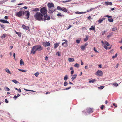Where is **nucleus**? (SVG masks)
<instances>
[{"mask_svg":"<svg viewBox=\"0 0 122 122\" xmlns=\"http://www.w3.org/2000/svg\"><path fill=\"white\" fill-rule=\"evenodd\" d=\"M57 53L58 54L57 55L59 56H61L60 54V53L59 52H58Z\"/></svg>","mask_w":122,"mask_h":122,"instance_id":"0e129e2a","label":"nucleus"},{"mask_svg":"<svg viewBox=\"0 0 122 122\" xmlns=\"http://www.w3.org/2000/svg\"><path fill=\"white\" fill-rule=\"evenodd\" d=\"M77 75L76 74H74L71 77V79L73 81L74 80L76 77Z\"/></svg>","mask_w":122,"mask_h":122,"instance_id":"dca6fc26","label":"nucleus"},{"mask_svg":"<svg viewBox=\"0 0 122 122\" xmlns=\"http://www.w3.org/2000/svg\"><path fill=\"white\" fill-rule=\"evenodd\" d=\"M5 102L6 103H7L8 102V101L7 99H6L5 100Z\"/></svg>","mask_w":122,"mask_h":122,"instance_id":"13d9d810","label":"nucleus"},{"mask_svg":"<svg viewBox=\"0 0 122 122\" xmlns=\"http://www.w3.org/2000/svg\"><path fill=\"white\" fill-rule=\"evenodd\" d=\"M105 17H107L108 18H111L112 17V16H110L108 15H106Z\"/></svg>","mask_w":122,"mask_h":122,"instance_id":"4d7b16f0","label":"nucleus"},{"mask_svg":"<svg viewBox=\"0 0 122 122\" xmlns=\"http://www.w3.org/2000/svg\"><path fill=\"white\" fill-rule=\"evenodd\" d=\"M39 10V9L37 8H35L32 10V11H33L37 12Z\"/></svg>","mask_w":122,"mask_h":122,"instance_id":"4be33fe9","label":"nucleus"},{"mask_svg":"<svg viewBox=\"0 0 122 122\" xmlns=\"http://www.w3.org/2000/svg\"><path fill=\"white\" fill-rule=\"evenodd\" d=\"M94 50L96 52H97L98 53H99V52H98L96 50V48L95 47H94Z\"/></svg>","mask_w":122,"mask_h":122,"instance_id":"49530a36","label":"nucleus"},{"mask_svg":"<svg viewBox=\"0 0 122 122\" xmlns=\"http://www.w3.org/2000/svg\"><path fill=\"white\" fill-rule=\"evenodd\" d=\"M68 76L67 75H66L64 78V80H65V81H66V80H67V79H68Z\"/></svg>","mask_w":122,"mask_h":122,"instance_id":"c85d7f7f","label":"nucleus"},{"mask_svg":"<svg viewBox=\"0 0 122 122\" xmlns=\"http://www.w3.org/2000/svg\"><path fill=\"white\" fill-rule=\"evenodd\" d=\"M62 8L61 7L59 6H57V10H62Z\"/></svg>","mask_w":122,"mask_h":122,"instance_id":"e433bc0d","label":"nucleus"},{"mask_svg":"<svg viewBox=\"0 0 122 122\" xmlns=\"http://www.w3.org/2000/svg\"><path fill=\"white\" fill-rule=\"evenodd\" d=\"M79 64L77 63H76L74 65V67L77 68H78L79 67Z\"/></svg>","mask_w":122,"mask_h":122,"instance_id":"a878e982","label":"nucleus"},{"mask_svg":"<svg viewBox=\"0 0 122 122\" xmlns=\"http://www.w3.org/2000/svg\"><path fill=\"white\" fill-rule=\"evenodd\" d=\"M90 30H95V26H91V28H89Z\"/></svg>","mask_w":122,"mask_h":122,"instance_id":"6ab92c4d","label":"nucleus"},{"mask_svg":"<svg viewBox=\"0 0 122 122\" xmlns=\"http://www.w3.org/2000/svg\"><path fill=\"white\" fill-rule=\"evenodd\" d=\"M87 112L89 114L93 112V110L92 108H88L87 109Z\"/></svg>","mask_w":122,"mask_h":122,"instance_id":"f8f14e48","label":"nucleus"},{"mask_svg":"<svg viewBox=\"0 0 122 122\" xmlns=\"http://www.w3.org/2000/svg\"><path fill=\"white\" fill-rule=\"evenodd\" d=\"M12 81L16 84H17L18 82L17 81L15 80H12Z\"/></svg>","mask_w":122,"mask_h":122,"instance_id":"c9c22d12","label":"nucleus"},{"mask_svg":"<svg viewBox=\"0 0 122 122\" xmlns=\"http://www.w3.org/2000/svg\"><path fill=\"white\" fill-rule=\"evenodd\" d=\"M118 64H117L115 66V68H117L118 67Z\"/></svg>","mask_w":122,"mask_h":122,"instance_id":"e2e57ef3","label":"nucleus"},{"mask_svg":"<svg viewBox=\"0 0 122 122\" xmlns=\"http://www.w3.org/2000/svg\"><path fill=\"white\" fill-rule=\"evenodd\" d=\"M74 72V70H72V71H71V75H72L73 74Z\"/></svg>","mask_w":122,"mask_h":122,"instance_id":"864d4df0","label":"nucleus"},{"mask_svg":"<svg viewBox=\"0 0 122 122\" xmlns=\"http://www.w3.org/2000/svg\"><path fill=\"white\" fill-rule=\"evenodd\" d=\"M43 45L45 47L49 46L50 45V43L45 42L43 43Z\"/></svg>","mask_w":122,"mask_h":122,"instance_id":"9d476101","label":"nucleus"},{"mask_svg":"<svg viewBox=\"0 0 122 122\" xmlns=\"http://www.w3.org/2000/svg\"><path fill=\"white\" fill-rule=\"evenodd\" d=\"M117 30V27H114L112 28V31H114Z\"/></svg>","mask_w":122,"mask_h":122,"instance_id":"f704fd0d","label":"nucleus"},{"mask_svg":"<svg viewBox=\"0 0 122 122\" xmlns=\"http://www.w3.org/2000/svg\"><path fill=\"white\" fill-rule=\"evenodd\" d=\"M93 9V8H91L90 10H87V12H89L90 11H92Z\"/></svg>","mask_w":122,"mask_h":122,"instance_id":"052dcab7","label":"nucleus"},{"mask_svg":"<svg viewBox=\"0 0 122 122\" xmlns=\"http://www.w3.org/2000/svg\"><path fill=\"white\" fill-rule=\"evenodd\" d=\"M113 50L112 49L111 50H110L108 52L109 53H110L112 52L113 51Z\"/></svg>","mask_w":122,"mask_h":122,"instance_id":"6e6d98bb","label":"nucleus"},{"mask_svg":"<svg viewBox=\"0 0 122 122\" xmlns=\"http://www.w3.org/2000/svg\"><path fill=\"white\" fill-rule=\"evenodd\" d=\"M88 36H86V37L84 39V41H86L88 39Z\"/></svg>","mask_w":122,"mask_h":122,"instance_id":"58836bf2","label":"nucleus"},{"mask_svg":"<svg viewBox=\"0 0 122 122\" xmlns=\"http://www.w3.org/2000/svg\"><path fill=\"white\" fill-rule=\"evenodd\" d=\"M19 70L20 71H21L24 72H26L27 71L26 70H22L21 69H19Z\"/></svg>","mask_w":122,"mask_h":122,"instance_id":"cd10ccee","label":"nucleus"},{"mask_svg":"<svg viewBox=\"0 0 122 122\" xmlns=\"http://www.w3.org/2000/svg\"><path fill=\"white\" fill-rule=\"evenodd\" d=\"M67 42H65L63 43L62 44V46L64 47L67 46Z\"/></svg>","mask_w":122,"mask_h":122,"instance_id":"aec40b11","label":"nucleus"},{"mask_svg":"<svg viewBox=\"0 0 122 122\" xmlns=\"http://www.w3.org/2000/svg\"><path fill=\"white\" fill-rule=\"evenodd\" d=\"M105 3L106 5H112V3L111 2H105Z\"/></svg>","mask_w":122,"mask_h":122,"instance_id":"a211bd4d","label":"nucleus"},{"mask_svg":"<svg viewBox=\"0 0 122 122\" xmlns=\"http://www.w3.org/2000/svg\"><path fill=\"white\" fill-rule=\"evenodd\" d=\"M43 15L40 13L39 12H36L34 15L35 18L38 21L43 20H49L50 17L49 16H47V15H44V17Z\"/></svg>","mask_w":122,"mask_h":122,"instance_id":"f257e3e1","label":"nucleus"},{"mask_svg":"<svg viewBox=\"0 0 122 122\" xmlns=\"http://www.w3.org/2000/svg\"><path fill=\"white\" fill-rule=\"evenodd\" d=\"M57 15L58 16H61L62 17L63 16V15H62L60 13H59L58 14H57Z\"/></svg>","mask_w":122,"mask_h":122,"instance_id":"c756f323","label":"nucleus"},{"mask_svg":"<svg viewBox=\"0 0 122 122\" xmlns=\"http://www.w3.org/2000/svg\"><path fill=\"white\" fill-rule=\"evenodd\" d=\"M113 85H114V86L116 87L118 86V84L117 83H113Z\"/></svg>","mask_w":122,"mask_h":122,"instance_id":"ea45409f","label":"nucleus"},{"mask_svg":"<svg viewBox=\"0 0 122 122\" xmlns=\"http://www.w3.org/2000/svg\"><path fill=\"white\" fill-rule=\"evenodd\" d=\"M68 83L66 81H65V82L64 83V85L65 86H66L67 85H68Z\"/></svg>","mask_w":122,"mask_h":122,"instance_id":"37998d69","label":"nucleus"},{"mask_svg":"<svg viewBox=\"0 0 122 122\" xmlns=\"http://www.w3.org/2000/svg\"><path fill=\"white\" fill-rule=\"evenodd\" d=\"M104 106L103 105H102L100 107V108L102 110H103L104 108Z\"/></svg>","mask_w":122,"mask_h":122,"instance_id":"a18cd8bd","label":"nucleus"},{"mask_svg":"<svg viewBox=\"0 0 122 122\" xmlns=\"http://www.w3.org/2000/svg\"><path fill=\"white\" fill-rule=\"evenodd\" d=\"M107 30H105L104 31H103L102 33V35H104V34H105L106 32H107Z\"/></svg>","mask_w":122,"mask_h":122,"instance_id":"de8ad7c7","label":"nucleus"},{"mask_svg":"<svg viewBox=\"0 0 122 122\" xmlns=\"http://www.w3.org/2000/svg\"><path fill=\"white\" fill-rule=\"evenodd\" d=\"M108 20L110 22H113V19L112 18H108Z\"/></svg>","mask_w":122,"mask_h":122,"instance_id":"473e14b6","label":"nucleus"},{"mask_svg":"<svg viewBox=\"0 0 122 122\" xmlns=\"http://www.w3.org/2000/svg\"><path fill=\"white\" fill-rule=\"evenodd\" d=\"M101 42L102 44V45L104 47V48L106 49H110L111 48V46L109 47L108 48L105 45V43L102 40L101 41Z\"/></svg>","mask_w":122,"mask_h":122,"instance_id":"39448f33","label":"nucleus"},{"mask_svg":"<svg viewBox=\"0 0 122 122\" xmlns=\"http://www.w3.org/2000/svg\"><path fill=\"white\" fill-rule=\"evenodd\" d=\"M117 53H116L115 54V55L114 56H113L112 57V59H114V58H116V57H117Z\"/></svg>","mask_w":122,"mask_h":122,"instance_id":"79ce46f5","label":"nucleus"},{"mask_svg":"<svg viewBox=\"0 0 122 122\" xmlns=\"http://www.w3.org/2000/svg\"><path fill=\"white\" fill-rule=\"evenodd\" d=\"M68 60L69 62H72L74 61V59L73 58H69Z\"/></svg>","mask_w":122,"mask_h":122,"instance_id":"f3484780","label":"nucleus"},{"mask_svg":"<svg viewBox=\"0 0 122 122\" xmlns=\"http://www.w3.org/2000/svg\"><path fill=\"white\" fill-rule=\"evenodd\" d=\"M104 86H101L100 87H99V88L100 89H103L104 88Z\"/></svg>","mask_w":122,"mask_h":122,"instance_id":"8fccbe9b","label":"nucleus"},{"mask_svg":"<svg viewBox=\"0 0 122 122\" xmlns=\"http://www.w3.org/2000/svg\"><path fill=\"white\" fill-rule=\"evenodd\" d=\"M5 70L8 73L10 74H11V73L10 72L9 70L8 69L6 68Z\"/></svg>","mask_w":122,"mask_h":122,"instance_id":"72a5a7b5","label":"nucleus"},{"mask_svg":"<svg viewBox=\"0 0 122 122\" xmlns=\"http://www.w3.org/2000/svg\"><path fill=\"white\" fill-rule=\"evenodd\" d=\"M113 32H111L109 33V34L107 36V37L109 38L113 34Z\"/></svg>","mask_w":122,"mask_h":122,"instance_id":"393cba45","label":"nucleus"},{"mask_svg":"<svg viewBox=\"0 0 122 122\" xmlns=\"http://www.w3.org/2000/svg\"><path fill=\"white\" fill-rule=\"evenodd\" d=\"M71 88V87H69L65 89V90H67L69 89H70Z\"/></svg>","mask_w":122,"mask_h":122,"instance_id":"680f3d73","label":"nucleus"},{"mask_svg":"<svg viewBox=\"0 0 122 122\" xmlns=\"http://www.w3.org/2000/svg\"><path fill=\"white\" fill-rule=\"evenodd\" d=\"M47 6L48 7V8H54V4L52 3H48L47 4Z\"/></svg>","mask_w":122,"mask_h":122,"instance_id":"1a4fd4ad","label":"nucleus"},{"mask_svg":"<svg viewBox=\"0 0 122 122\" xmlns=\"http://www.w3.org/2000/svg\"><path fill=\"white\" fill-rule=\"evenodd\" d=\"M40 13L43 15H45L47 13V9L46 7H43L40 9Z\"/></svg>","mask_w":122,"mask_h":122,"instance_id":"20e7f679","label":"nucleus"},{"mask_svg":"<svg viewBox=\"0 0 122 122\" xmlns=\"http://www.w3.org/2000/svg\"><path fill=\"white\" fill-rule=\"evenodd\" d=\"M0 22L4 23H9L7 20H5L2 19H0Z\"/></svg>","mask_w":122,"mask_h":122,"instance_id":"2eb2a0df","label":"nucleus"},{"mask_svg":"<svg viewBox=\"0 0 122 122\" xmlns=\"http://www.w3.org/2000/svg\"><path fill=\"white\" fill-rule=\"evenodd\" d=\"M34 75L36 77H37L38 76L39 73L37 72L35 73Z\"/></svg>","mask_w":122,"mask_h":122,"instance_id":"c03bdc74","label":"nucleus"},{"mask_svg":"<svg viewBox=\"0 0 122 122\" xmlns=\"http://www.w3.org/2000/svg\"><path fill=\"white\" fill-rule=\"evenodd\" d=\"M85 12H79L78 11L76 12L75 13L76 14H81L83 13H85Z\"/></svg>","mask_w":122,"mask_h":122,"instance_id":"bb28decb","label":"nucleus"},{"mask_svg":"<svg viewBox=\"0 0 122 122\" xmlns=\"http://www.w3.org/2000/svg\"><path fill=\"white\" fill-rule=\"evenodd\" d=\"M24 12L26 14L25 15L26 17V19H28L30 15V12L28 11H25Z\"/></svg>","mask_w":122,"mask_h":122,"instance_id":"9b49d317","label":"nucleus"},{"mask_svg":"<svg viewBox=\"0 0 122 122\" xmlns=\"http://www.w3.org/2000/svg\"><path fill=\"white\" fill-rule=\"evenodd\" d=\"M25 14L24 11L20 10L19 12H16L15 13V15L16 16L20 17L22 16Z\"/></svg>","mask_w":122,"mask_h":122,"instance_id":"7ed1b4c3","label":"nucleus"},{"mask_svg":"<svg viewBox=\"0 0 122 122\" xmlns=\"http://www.w3.org/2000/svg\"><path fill=\"white\" fill-rule=\"evenodd\" d=\"M72 26L71 25H69L68 27L67 28V29H69L70 28H71Z\"/></svg>","mask_w":122,"mask_h":122,"instance_id":"69168bd1","label":"nucleus"},{"mask_svg":"<svg viewBox=\"0 0 122 122\" xmlns=\"http://www.w3.org/2000/svg\"><path fill=\"white\" fill-rule=\"evenodd\" d=\"M24 89L26 91H29V92H35V91H34L32 90H28V89Z\"/></svg>","mask_w":122,"mask_h":122,"instance_id":"a19ab883","label":"nucleus"},{"mask_svg":"<svg viewBox=\"0 0 122 122\" xmlns=\"http://www.w3.org/2000/svg\"><path fill=\"white\" fill-rule=\"evenodd\" d=\"M62 10L65 13L67 12L68 11L67 10L66 8H64L63 7L62 8Z\"/></svg>","mask_w":122,"mask_h":122,"instance_id":"412c9836","label":"nucleus"},{"mask_svg":"<svg viewBox=\"0 0 122 122\" xmlns=\"http://www.w3.org/2000/svg\"><path fill=\"white\" fill-rule=\"evenodd\" d=\"M20 65H21L22 64L24 65V63L23 62V61L22 60V59H21L20 60Z\"/></svg>","mask_w":122,"mask_h":122,"instance_id":"2f4dec72","label":"nucleus"},{"mask_svg":"<svg viewBox=\"0 0 122 122\" xmlns=\"http://www.w3.org/2000/svg\"><path fill=\"white\" fill-rule=\"evenodd\" d=\"M105 44L106 45L108 46H109L110 44L108 42H107V41H105Z\"/></svg>","mask_w":122,"mask_h":122,"instance_id":"4c0bfd02","label":"nucleus"},{"mask_svg":"<svg viewBox=\"0 0 122 122\" xmlns=\"http://www.w3.org/2000/svg\"><path fill=\"white\" fill-rule=\"evenodd\" d=\"M13 56L15 59V53H13Z\"/></svg>","mask_w":122,"mask_h":122,"instance_id":"bf43d9fd","label":"nucleus"},{"mask_svg":"<svg viewBox=\"0 0 122 122\" xmlns=\"http://www.w3.org/2000/svg\"><path fill=\"white\" fill-rule=\"evenodd\" d=\"M96 74L97 76H102L103 75V73L100 70H98Z\"/></svg>","mask_w":122,"mask_h":122,"instance_id":"6e6552de","label":"nucleus"},{"mask_svg":"<svg viewBox=\"0 0 122 122\" xmlns=\"http://www.w3.org/2000/svg\"><path fill=\"white\" fill-rule=\"evenodd\" d=\"M43 49V47L40 45H35L33 46L31 52V54H35L36 52L38 51H41Z\"/></svg>","mask_w":122,"mask_h":122,"instance_id":"f03ea898","label":"nucleus"},{"mask_svg":"<svg viewBox=\"0 0 122 122\" xmlns=\"http://www.w3.org/2000/svg\"><path fill=\"white\" fill-rule=\"evenodd\" d=\"M105 18H103L102 19H100L98 21V22L99 23H101L104 20H105Z\"/></svg>","mask_w":122,"mask_h":122,"instance_id":"4468645a","label":"nucleus"},{"mask_svg":"<svg viewBox=\"0 0 122 122\" xmlns=\"http://www.w3.org/2000/svg\"><path fill=\"white\" fill-rule=\"evenodd\" d=\"M76 42L77 43H79L80 42V41L79 40H77Z\"/></svg>","mask_w":122,"mask_h":122,"instance_id":"5fc2aeb1","label":"nucleus"},{"mask_svg":"<svg viewBox=\"0 0 122 122\" xmlns=\"http://www.w3.org/2000/svg\"><path fill=\"white\" fill-rule=\"evenodd\" d=\"M5 88H6L7 91H9L10 90V89L7 87H5Z\"/></svg>","mask_w":122,"mask_h":122,"instance_id":"603ef678","label":"nucleus"},{"mask_svg":"<svg viewBox=\"0 0 122 122\" xmlns=\"http://www.w3.org/2000/svg\"><path fill=\"white\" fill-rule=\"evenodd\" d=\"M7 35L6 34H4L1 37L2 38H5L6 36Z\"/></svg>","mask_w":122,"mask_h":122,"instance_id":"7c9ffc66","label":"nucleus"},{"mask_svg":"<svg viewBox=\"0 0 122 122\" xmlns=\"http://www.w3.org/2000/svg\"><path fill=\"white\" fill-rule=\"evenodd\" d=\"M88 43H86L83 45H81L80 46V48L81 50L83 51L85 49L86 47L88 45Z\"/></svg>","mask_w":122,"mask_h":122,"instance_id":"423d86ee","label":"nucleus"},{"mask_svg":"<svg viewBox=\"0 0 122 122\" xmlns=\"http://www.w3.org/2000/svg\"><path fill=\"white\" fill-rule=\"evenodd\" d=\"M18 90V92L19 93H21V89L20 88H19Z\"/></svg>","mask_w":122,"mask_h":122,"instance_id":"3c124183","label":"nucleus"},{"mask_svg":"<svg viewBox=\"0 0 122 122\" xmlns=\"http://www.w3.org/2000/svg\"><path fill=\"white\" fill-rule=\"evenodd\" d=\"M17 96L16 95L14 96L13 97L14 99H15V100H16V99H17Z\"/></svg>","mask_w":122,"mask_h":122,"instance_id":"09e8293b","label":"nucleus"},{"mask_svg":"<svg viewBox=\"0 0 122 122\" xmlns=\"http://www.w3.org/2000/svg\"><path fill=\"white\" fill-rule=\"evenodd\" d=\"M59 45L57 43H56L54 44V48L55 49L56 48L59 46Z\"/></svg>","mask_w":122,"mask_h":122,"instance_id":"b1692460","label":"nucleus"},{"mask_svg":"<svg viewBox=\"0 0 122 122\" xmlns=\"http://www.w3.org/2000/svg\"><path fill=\"white\" fill-rule=\"evenodd\" d=\"M22 27L24 29L29 30V27L28 26H25L23 25L22 26Z\"/></svg>","mask_w":122,"mask_h":122,"instance_id":"ddd939ff","label":"nucleus"},{"mask_svg":"<svg viewBox=\"0 0 122 122\" xmlns=\"http://www.w3.org/2000/svg\"><path fill=\"white\" fill-rule=\"evenodd\" d=\"M113 106H115V107H117V106L115 104V103H114L113 104Z\"/></svg>","mask_w":122,"mask_h":122,"instance_id":"338daca9","label":"nucleus"},{"mask_svg":"<svg viewBox=\"0 0 122 122\" xmlns=\"http://www.w3.org/2000/svg\"><path fill=\"white\" fill-rule=\"evenodd\" d=\"M45 59L46 60H48V57L47 56H46L45 58Z\"/></svg>","mask_w":122,"mask_h":122,"instance_id":"774afa93","label":"nucleus"},{"mask_svg":"<svg viewBox=\"0 0 122 122\" xmlns=\"http://www.w3.org/2000/svg\"><path fill=\"white\" fill-rule=\"evenodd\" d=\"M96 81V80L95 79H93L92 80H90L89 81V83H90L91 82H92V83H93L95 81Z\"/></svg>","mask_w":122,"mask_h":122,"instance_id":"5701e85b","label":"nucleus"},{"mask_svg":"<svg viewBox=\"0 0 122 122\" xmlns=\"http://www.w3.org/2000/svg\"><path fill=\"white\" fill-rule=\"evenodd\" d=\"M48 10H49V13H53L56 10V9L54 8H48Z\"/></svg>","mask_w":122,"mask_h":122,"instance_id":"0eeeda50","label":"nucleus"}]
</instances>
